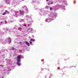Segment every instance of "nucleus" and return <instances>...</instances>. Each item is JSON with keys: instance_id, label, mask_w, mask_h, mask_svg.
Segmentation results:
<instances>
[{"instance_id": "ddd939ff", "label": "nucleus", "mask_w": 78, "mask_h": 78, "mask_svg": "<svg viewBox=\"0 0 78 78\" xmlns=\"http://www.w3.org/2000/svg\"><path fill=\"white\" fill-rule=\"evenodd\" d=\"M24 43H25L26 45H27V46H30V44L27 41H25L24 42Z\"/></svg>"}, {"instance_id": "1a4fd4ad", "label": "nucleus", "mask_w": 78, "mask_h": 78, "mask_svg": "<svg viewBox=\"0 0 78 78\" xmlns=\"http://www.w3.org/2000/svg\"><path fill=\"white\" fill-rule=\"evenodd\" d=\"M5 3H6L7 5H10L9 0H4Z\"/></svg>"}, {"instance_id": "f3484780", "label": "nucleus", "mask_w": 78, "mask_h": 78, "mask_svg": "<svg viewBox=\"0 0 78 78\" xmlns=\"http://www.w3.org/2000/svg\"><path fill=\"white\" fill-rule=\"evenodd\" d=\"M20 22H23V19H20L19 20Z\"/></svg>"}, {"instance_id": "cd10ccee", "label": "nucleus", "mask_w": 78, "mask_h": 78, "mask_svg": "<svg viewBox=\"0 0 78 78\" xmlns=\"http://www.w3.org/2000/svg\"><path fill=\"white\" fill-rule=\"evenodd\" d=\"M57 69H58V70H59L60 69V68L58 67Z\"/></svg>"}, {"instance_id": "0eeeda50", "label": "nucleus", "mask_w": 78, "mask_h": 78, "mask_svg": "<svg viewBox=\"0 0 78 78\" xmlns=\"http://www.w3.org/2000/svg\"><path fill=\"white\" fill-rule=\"evenodd\" d=\"M22 8L23 9H24V10H25L26 11V13H27L28 12V9H27V6H23L22 7Z\"/></svg>"}, {"instance_id": "5701e85b", "label": "nucleus", "mask_w": 78, "mask_h": 78, "mask_svg": "<svg viewBox=\"0 0 78 78\" xmlns=\"http://www.w3.org/2000/svg\"><path fill=\"white\" fill-rule=\"evenodd\" d=\"M14 50V48L13 47H11V50Z\"/></svg>"}, {"instance_id": "412c9836", "label": "nucleus", "mask_w": 78, "mask_h": 78, "mask_svg": "<svg viewBox=\"0 0 78 78\" xmlns=\"http://www.w3.org/2000/svg\"><path fill=\"white\" fill-rule=\"evenodd\" d=\"M6 14V12H5L3 13L2 14L3 16H4V15H5Z\"/></svg>"}, {"instance_id": "2eb2a0df", "label": "nucleus", "mask_w": 78, "mask_h": 78, "mask_svg": "<svg viewBox=\"0 0 78 78\" xmlns=\"http://www.w3.org/2000/svg\"><path fill=\"white\" fill-rule=\"evenodd\" d=\"M34 30H33L32 28L30 29V32L31 33H34Z\"/></svg>"}, {"instance_id": "f257e3e1", "label": "nucleus", "mask_w": 78, "mask_h": 78, "mask_svg": "<svg viewBox=\"0 0 78 78\" xmlns=\"http://www.w3.org/2000/svg\"><path fill=\"white\" fill-rule=\"evenodd\" d=\"M8 41L9 44H11V39L9 37L7 38L5 40L2 39V37L0 39V43L2 44H6Z\"/></svg>"}, {"instance_id": "bb28decb", "label": "nucleus", "mask_w": 78, "mask_h": 78, "mask_svg": "<svg viewBox=\"0 0 78 78\" xmlns=\"http://www.w3.org/2000/svg\"><path fill=\"white\" fill-rule=\"evenodd\" d=\"M30 44H32V42L30 41Z\"/></svg>"}, {"instance_id": "c85d7f7f", "label": "nucleus", "mask_w": 78, "mask_h": 78, "mask_svg": "<svg viewBox=\"0 0 78 78\" xmlns=\"http://www.w3.org/2000/svg\"><path fill=\"white\" fill-rule=\"evenodd\" d=\"M5 24H6V23H7V22H6V21H5Z\"/></svg>"}, {"instance_id": "a211bd4d", "label": "nucleus", "mask_w": 78, "mask_h": 78, "mask_svg": "<svg viewBox=\"0 0 78 78\" xmlns=\"http://www.w3.org/2000/svg\"><path fill=\"white\" fill-rule=\"evenodd\" d=\"M5 12L6 13V14H9V12L7 10H5Z\"/></svg>"}, {"instance_id": "e433bc0d", "label": "nucleus", "mask_w": 78, "mask_h": 78, "mask_svg": "<svg viewBox=\"0 0 78 78\" xmlns=\"http://www.w3.org/2000/svg\"><path fill=\"white\" fill-rule=\"evenodd\" d=\"M10 66H11V65H10Z\"/></svg>"}, {"instance_id": "4c0bfd02", "label": "nucleus", "mask_w": 78, "mask_h": 78, "mask_svg": "<svg viewBox=\"0 0 78 78\" xmlns=\"http://www.w3.org/2000/svg\"><path fill=\"white\" fill-rule=\"evenodd\" d=\"M29 28L28 30H29Z\"/></svg>"}, {"instance_id": "4468645a", "label": "nucleus", "mask_w": 78, "mask_h": 78, "mask_svg": "<svg viewBox=\"0 0 78 78\" xmlns=\"http://www.w3.org/2000/svg\"><path fill=\"white\" fill-rule=\"evenodd\" d=\"M17 55V53H16V51H14V52H13V56H16Z\"/></svg>"}, {"instance_id": "9b49d317", "label": "nucleus", "mask_w": 78, "mask_h": 78, "mask_svg": "<svg viewBox=\"0 0 78 78\" xmlns=\"http://www.w3.org/2000/svg\"><path fill=\"white\" fill-rule=\"evenodd\" d=\"M22 27L23 29L24 30H25L27 28V25L25 24H23Z\"/></svg>"}, {"instance_id": "f8f14e48", "label": "nucleus", "mask_w": 78, "mask_h": 78, "mask_svg": "<svg viewBox=\"0 0 78 78\" xmlns=\"http://www.w3.org/2000/svg\"><path fill=\"white\" fill-rule=\"evenodd\" d=\"M12 5H13V6H16L17 5V2L16 1H13L12 3Z\"/></svg>"}, {"instance_id": "b1692460", "label": "nucleus", "mask_w": 78, "mask_h": 78, "mask_svg": "<svg viewBox=\"0 0 78 78\" xmlns=\"http://www.w3.org/2000/svg\"><path fill=\"white\" fill-rule=\"evenodd\" d=\"M3 23L2 21L1 22H0V25H2V24H3Z\"/></svg>"}, {"instance_id": "dca6fc26", "label": "nucleus", "mask_w": 78, "mask_h": 78, "mask_svg": "<svg viewBox=\"0 0 78 78\" xmlns=\"http://www.w3.org/2000/svg\"><path fill=\"white\" fill-rule=\"evenodd\" d=\"M13 29L12 28H11L10 29H9L8 31L9 33H11V31H12V30H13Z\"/></svg>"}, {"instance_id": "9d476101", "label": "nucleus", "mask_w": 78, "mask_h": 78, "mask_svg": "<svg viewBox=\"0 0 78 78\" xmlns=\"http://www.w3.org/2000/svg\"><path fill=\"white\" fill-rule=\"evenodd\" d=\"M3 50H2L0 51V57L2 58L3 57Z\"/></svg>"}, {"instance_id": "c756f323", "label": "nucleus", "mask_w": 78, "mask_h": 78, "mask_svg": "<svg viewBox=\"0 0 78 78\" xmlns=\"http://www.w3.org/2000/svg\"><path fill=\"white\" fill-rule=\"evenodd\" d=\"M29 26H30V24H28L27 25V27H29Z\"/></svg>"}, {"instance_id": "7ed1b4c3", "label": "nucleus", "mask_w": 78, "mask_h": 78, "mask_svg": "<svg viewBox=\"0 0 78 78\" xmlns=\"http://www.w3.org/2000/svg\"><path fill=\"white\" fill-rule=\"evenodd\" d=\"M24 13H25V12L24 11L20 10V12L16 11L15 12V16L16 17H18L19 15H20L21 16H22L23 15Z\"/></svg>"}, {"instance_id": "72a5a7b5", "label": "nucleus", "mask_w": 78, "mask_h": 78, "mask_svg": "<svg viewBox=\"0 0 78 78\" xmlns=\"http://www.w3.org/2000/svg\"><path fill=\"white\" fill-rule=\"evenodd\" d=\"M51 4H53V2H52L51 3Z\"/></svg>"}, {"instance_id": "393cba45", "label": "nucleus", "mask_w": 78, "mask_h": 78, "mask_svg": "<svg viewBox=\"0 0 78 78\" xmlns=\"http://www.w3.org/2000/svg\"><path fill=\"white\" fill-rule=\"evenodd\" d=\"M50 10H53V8H50Z\"/></svg>"}, {"instance_id": "473e14b6", "label": "nucleus", "mask_w": 78, "mask_h": 78, "mask_svg": "<svg viewBox=\"0 0 78 78\" xmlns=\"http://www.w3.org/2000/svg\"><path fill=\"white\" fill-rule=\"evenodd\" d=\"M48 5H50V4H49V3H48Z\"/></svg>"}, {"instance_id": "f03ea898", "label": "nucleus", "mask_w": 78, "mask_h": 78, "mask_svg": "<svg viewBox=\"0 0 78 78\" xmlns=\"http://www.w3.org/2000/svg\"><path fill=\"white\" fill-rule=\"evenodd\" d=\"M16 58V61H17L16 64L19 67H20V66L22 65V64H21V58H22V56L21 55H19L17 56Z\"/></svg>"}, {"instance_id": "20e7f679", "label": "nucleus", "mask_w": 78, "mask_h": 78, "mask_svg": "<svg viewBox=\"0 0 78 78\" xmlns=\"http://www.w3.org/2000/svg\"><path fill=\"white\" fill-rule=\"evenodd\" d=\"M9 29L8 28H5L3 29V30H4V32L2 31H0V36H2L3 34H4L5 33H6L7 31H8Z\"/></svg>"}, {"instance_id": "7c9ffc66", "label": "nucleus", "mask_w": 78, "mask_h": 78, "mask_svg": "<svg viewBox=\"0 0 78 78\" xmlns=\"http://www.w3.org/2000/svg\"><path fill=\"white\" fill-rule=\"evenodd\" d=\"M2 78H4V77L3 76H2L1 77Z\"/></svg>"}, {"instance_id": "39448f33", "label": "nucleus", "mask_w": 78, "mask_h": 78, "mask_svg": "<svg viewBox=\"0 0 78 78\" xmlns=\"http://www.w3.org/2000/svg\"><path fill=\"white\" fill-rule=\"evenodd\" d=\"M11 67L10 66H8V67H7L6 69H5L4 70V73H8L9 72V70H11Z\"/></svg>"}, {"instance_id": "a878e982", "label": "nucleus", "mask_w": 78, "mask_h": 78, "mask_svg": "<svg viewBox=\"0 0 78 78\" xmlns=\"http://www.w3.org/2000/svg\"><path fill=\"white\" fill-rule=\"evenodd\" d=\"M22 44V43L21 41H20L19 43L20 44Z\"/></svg>"}, {"instance_id": "4be33fe9", "label": "nucleus", "mask_w": 78, "mask_h": 78, "mask_svg": "<svg viewBox=\"0 0 78 78\" xmlns=\"http://www.w3.org/2000/svg\"><path fill=\"white\" fill-rule=\"evenodd\" d=\"M30 41H35V40L33 39H31V40H30Z\"/></svg>"}, {"instance_id": "2f4dec72", "label": "nucleus", "mask_w": 78, "mask_h": 78, "mask_svg": "<svg viewBox=\"0 0 78 78\" xmlns=\"http://www.w3.org/2000/svg\"><path fill=\"white\" fill-rule=\"evenodd\" d=\"M49 0H46V1H47V2H48V1Z\"/></svg>"}, {"instance_id": "aec40b11", "label": "nucleus", "mask_w": 78, "mask_h": 78, "mask_svg": "<svg viewBox=\"0 0 78 78\" xmlns=\"http://www.w3.org/2000/svg\"><path fill=\"white\" fill-rule=\"evenodd\" d=\"M26 17L27 19V20H28V19H29V16H27Z\"/></svg>"}, {"instance_id": "6e6552de", "label": "nucleus", "mask_w": 78, "mask_h": 78, "mask_svg": "<svg viewBox=\"0 0 78 78\" xmlns=\"http://www.w3.org/2000/svg\"><path fill=\"white\" fill-rule=\"evenodd\" d=\"M13 30H19L20 31L22 30V28L21 27H19V28H16V27H14L13 28Z\"/></svg>"}, {"instance_id": "f704fd0d", "label": "nucleus", "mask_w": 78, "mask_h": 78, "mask_svg": "<svg viewBox=\"0 0 78 78\" xmlns=\"http://www.w3.org/2000/svg\"><path fill=\"white\" fill-rule=\"evenodd\" d=\"M20 27H21L22 26H21V24H20Z\"/></svg>"}, {"instance_id": "c9c22d12", "label": "nucleus", "mask_w": 78, "mask_h": 78, "mask_svg": "<svg viewBox=\"0 0 78 78\" xmlns=\"http://www.w3.org/2000/svg\"><path fill=\"white\" fill-rule=\"evenodd\" d=\"M22 0V1H24V0Z\"/></svg>"}, {"instance_id": "423d86ee", "label": "nucleus", "mask_w": 78, "mask_h": 78, "mask_svg": "<svg viewBox=\"0 0 78 78\" xmlns=\"http://www.w3.org/2000/svg\"><path fill=\"white\" fill-rule=\"evenodd\" d=\"M6 65H8V64H11V62L12 61L11 60H9V59H6Z\"/></svg>"}, {"instance_id": "6ab92c4d", "label": "nucleus", "mask_w": 78, "mask_h": 78, "mask_svg": "<svg viewBox=\"0 0 78 78\" xmlns=\"http://www.w3.org/2000/svg\"><path fill=\"white\" fill-rule=\"evenodd\" d=\"M0 19L2 20H4V19H5V18H4V17H2H2H1Z\"/></svg>"}]
</instances>
